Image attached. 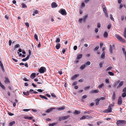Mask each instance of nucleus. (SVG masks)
I'll use <instances>...</instances> for the list:
<instances>
[{
    "label": "nucleus",
    "instance_id": "49",
    "mask_svg": "<svg viewBox=\"0 0 126 126\" xmlns=\"http://www.w3.org/2000/svg\"><path fill=\"white\" fill-rule=\"evenodd\" d=\"M0 86L1 87V88L3 89L4 90L5 89V87L2 84H0Z\"/></svg>",
    "mask_w": 126,
    "mask_h": 126
},
{
    "label": "nucleus",
    "instance_id": "25",
    "mask_svg": "<svg viewBox=\"0 0 126 126\" xmlns=\"http://www.w3.org/2000/svg\"><path fill=\"white\" fill-rule=\"evenodd\" d=\"M80 112L79 111L76 110L74 112V114H79Z\"/></svg>",
    "mask_w": 126,
    "mask_h": 126
},
{
    "label": "nucleus",
    "instance_id": "40",
    "mask_svg": "<svg viewBox=\"0 0 126 126\" xmlns=\"http://www.w3.org/2000/svg\"><path fill=\"white\" fill-rule=\"evenodd\" d=\"M21 5L22 6V7L23 8H26L27 7V6L26 4H24V3H22L21 4Z\"/></svg>",
    "mask_w": 126,
    "mask_h": 126
},
{
    "label": "nucleus",
    "instance_id": "31",
    "mask_svg": "<svg viewBox=\"0 0 126 126\" xmlns=\"http://www.w3.org/2000/svg\"><path fill=\"white\" fill-rule=\"evenodd\" d=\"M82 56V54H80L78 55L77 56V59H79L81 58Z\"/></svg>",
    "mask_w": 126,
    "mask_h": 126
},
{
    "label": "nucleus",
    "instance_id": "6",
    "mask_svg": "<svg viewBox=\"0 0 126 126\" xmlns=\"http://www.w3.org/2000/svg\"><path fill=\"white\" fill-rule=\"evenodd\" d=\"M114 48L115 45L114 44L112 45V46L111 45H110L109 51L111 54L112 53V48Z\"/></svg>",
    "mask_w": 126,
    "mask_h": 126
},
{
    "label": "nucleus",
    "instance_id": "37",
    "mask_svg": "<svg viewBox=\"0 0 126 126\" xmlns=\"http://www.w3.org/2000/svg\"><path fill=\"white\" fill-rule=\"evenodd\" d=\"M104 86L103 83H102L98 87V88L99 89L101 88Z\"/></svg>",
    "mask_w": 126,
    "mask_h": 126
},
{
    "label": "nucleus",
    "instance_id": "48",
    "mask_svg": "<svg viewBox=\"0 0 126 126\" xmlns=\"http://www.w3.org/2000/svg\"><path fill=\"white\" fill-rule=\"evenodd\" d=\"M87 97V95H83L82 97V99H84L86 98Z\"/></svg>",
    "mask_w": 126,
    "mask_h": 126
},
{
    "label": "nucleus",
    "instance_id": "10",
    "mask_svg": "<svg viewBox=\"0 0 126 126\" xmlns=\"http://www.w3.org/2000/svg\"><path fill=\"white\" fill-rule=\"evenodd\" d=\"M51 6L52 8H53L57 7L58 5L55 2H53L52 3Z\"/></svg>",
    "mask_w": 126,
    "mask_h": 126
},
{
    "label": "nucleus",
    "instance_id": "2",
    "mask_svg": "<svg viewBox=\"0 0 126 126\" xmlns=\"http://www.w3.org/2000/svg\"><path fill=\"white\" fill-rule=\"evenodd\" d=\"M70 116L69 115H67L65 116H61L59 117V120L60 121L61 120H65L68 118H69Z\"/></svg>",
    "mask_w": 126,
    "mask_h": 126
},
{
    "label": "nucleus",
    "instance_id": "26",
    "mask_svg": "<svg viewBox=\"0 0 126 126\" xmlns=\"http://www.w3.org/2000/svg\"><path fill=\"white\" fill-rule=\"evenodd\" d=\"M123 33L124 37L126 39V28H125L124 31Z\"/></svg>",
    "mask_w": 126,
    "mask_h": 126
},
{
    "label": "nucleus",
    "instance_id": "38",
    "mask_svg": "<svg viewBox=\"0 0 126 126\" xmlns=\"http://www.w3.org/2000/svg\"><path fill=\"white\" fill-rule=\"evenodd\" d=\"M103 63L104 62H101L99 63V66L101 68L102 67V65Z\"/></svg>",
    "mask_w": 126,
    "mask_h": 126
},
{
    "label": "nucleus",
    "instance_id": "64",
    "mask_svg": "<svg viewBox=\"0 0 126 126\" xmlns=\"http://www.w3.org/2000/svg\"><path fill=\"white\" fill-rule=\"evenodd\" d=\"M123 91L124 92H126V87L123 90Z\"/></svg>",
    "mask_w": 126,
    "mask_h": 126
},
{
    "label": "nucleus",
    "instance_id": "3",
    "mask_svg": "<svg viewBox=\"0 0 126 126\" xmlns=\"http://www.w3.org/2000/svg\"><path fill=\"white\" fill-rule=\"evenodd\" d=\"M116 37L118 40L122 42H124L125 40L123 39L121 36H120L117 34L115 35Z\"/></svg>",
    "mask_w": 126,
    "mask_h": 126
},
{
    "label": "nucleus",
    "instance_id": "18",
    "mask_svg": "<svg viewBox=\"0 0 126 126\" xmlns=\"http://www.w3.org/2000/svg\"><path fill=\"white\" fill-rule=\"evenodd\" d=\"M33 118L32 117H29L28 116H26L24 117V118L26 119L32 120Z\"/></svg>",
    "mask_w": 126,
    "mask_h": 126
},
{
    "label": "nucleus",
    "instance_id": "56",
    "mask_svg": "<svg viewBox=\"0 0 126 126\" xmlns=\"http://www.w3.org/2000/svg\"><path fill=\"white\" fill-rule=\"evenodd\" d=\"M25 24L28 27H29V24L28 23L26 22L25 23Z\"/></svg>",
    "mask_w": 126,
    "mask_h": 126
},
{
    "label": "nucleus",
    "instance_id": "19",
    "mask_svg": "<svg viewBox=\"0 0 126 126\" xmlns=\"http://www.w3.org/2000/svg\"><path fill=\"white\" fill-rule=\"evenodd\" d=\"M23 94L26 96H27L29 95L30 93V92L28 91H27L26 92H23Z\"/></svg>",
    "mask_w": 126,
    "mask_h": 126
},
{
    "label": "nucleus",
    "instance_id": "43",
    "mask_svg": "<svg viewBox=\"0 0 126 126\" xmlns=\"http://www.w3.org/2000/svg\"><path fill=\"white\" fill-rule=\"evenodd\" d=\"M34 37L35 39L37 41L38 40V38L37 35L36 34H35L34 35Z\"/></svg>",
    "mask_w": 126,
    "mask_h": 126
},
{
    "label": "nucleus",
    "instance_id": "52",
    "mask_svg": "<svg viewBox=\"0 0 126 126\" xmlns=\"http://www.w3.org/2000/svg\"><path fill=\"white\" fill-rule=\"evenodd\" d=\"M90 88V86L86 87L84 88V90H88V89H89Z\"/></svg>",
    "mask_w": 126,
    "mask_h": 126
},
{
    "label": "nucleus",
    "instance_id": "60",
    "mask_svg": "<svg viewBox=\"0 0 126 126\" xmlns=\"http://www.w3.org/2000/svg\"><path fill=\"white\" fill-rule=\"evenodd\" d=\"M8 114L10 116H13L14 115V114H13V113H12L10 112H8Z\"/></svg>",
    "mask_w": 126,
    "mask_h": 126
},
{
    "label": "nucleus",
    "instance_id": "23",
    "mask_svg": "<svg viewBox=\"0 0 126 126\" xmlns=\"http://www.w3.org/2000/svg\"><path fill=\"white\" fill-rule=\"evenodd\" d=\"M39 96L41 98H44L46 100H47L48 99L45 96L42 95H40Z\"/></svg>",
    "mask_w": 126,
    "mask_h": 126
},
{
    "label": "nucleus",
    "instance_id": "36",
    "mask_svg": "<svg viewBox=\"0 0 126 126\" xmlns=\"http://www.w3.org/2000/svg\"><path fill=\"white\" fill-rule=\"evenodd\" d=\"M122 96L123 97H125L126 96V92H124L122 94Z\"/></svg>",
    "mask_w": 126,
    "mask_h": 126
},
{
    "label": "nucleus",
    "instance_id": "16",
    "mask_svg": "<svg viewBox=\"0 0 126 126\" xmlns=\"http://www.w3.org/2000/svg\"><path fill=\"white\" fill-rule=\"evenodd\" d=\"M5 80L4 82L5 83H7L10 82L9 80L7 77H5Z\"/></svg>",
    "mask_w": 126,
    "mask_h": 126
},
{
    "label": "nucleus",
    "instance_id": "12",
    "mask_svg": "<svg viewBox=\"0 0 126 126\" xmlns=\"http://www.w3.org/2000/svg\"><path fill=\"white\" fill-rule=\"evenodd\" d=\"M79 76V75L78 74H76L72 77L71 79L72 80H73Z\"/></svg>",
    "mask_w": 126,
    "mask_h": 126
},
{
    "label": "nucleus",
    "instance_id": "21",
    "mask_svg": "<svg viewBox=\"0 0 126 126\" xmlns=\"http://www.w3.org/2000/svg\"><path fill=\"white\" fill-rule=\"evenodd\" d=\"M36 74L35 73H32L31 75V77L32 79H33L35 76Z\"/></svg>",
    "mask_w": 126,
    "mask_h": 126
},
{
    "label": "nucleus",
    "instance_id": "8",
    "mask_svg": "<svg viewBox=\"0 0 126 126\" xmlns=\"http://www.w3.org/2000/svg\"><path fill=\"white\" fill-rule=\"evenodd\" d=\"M122 103V98L121 96H119L118 99V105H120Z\"/></svg>",
    "mask_w": 126,
    "mask_h": 126
},
{
    "label": "nucleus",
    "instance_id": "46",
    "mask_svg": "<svg viewBox=\"0 0 126 126\" xmlns=\"http://www.w3.org/2000/svg\"><path fill=\"white\" fill-rule=\"evenodd\" d=\"M105 82L106 83L109 84L110 83L109 79H106L105 80Z\"/></svg>",
    "mask_w": 126,
    "mask_h": 126
},
{
    "label": "nucleus",
    "instance_id": "33",
    "mask_svg": "<svg viewBox=\"0 0 126 126\" xmlns=\"http://www.w3.org/2000/svg\"><path fill=\"white\" fill-rule=\"evenodd\" d=\"M98 92V91L97 90H92L91 92L92 93H97Z\"/></svg>",
    "mask_w": 126,
    "mask_h": 126
},
{
    "label": "nucleus",
    "instance_id": "58",
    "mask_svg": "<svg viewBox=\"0 0 126 126\" xmlns=\"http://www.w3.org/2000/svg\"><path fill=\"white\" fill-rule=\"evenodd\" d=\"M43 90L41 89H38L37 90V91L40 92H42L43 91Z\"/></svg>",
    "mask_w": 126,
    "mask_h": 126
},
{
    "label": "nucleus",
    "instance_id": "62",
    "mask_svg": "<svg viewBox=\"0 0 126 126\" xmlns=\"http://www.w3.org/2000/svg\"><path fill=\"white\" fill-rule=\"evenodd\" d=\"M123 4L122 3H120V9H121L123 7Z\"/></svg>",
    "mask_w": 126,
    "mask_h": 126
},
{
    "label": "nucleus",
    "instance_id": "15",
    "mask_svg": "<svg viewBox=\"0 0 126 126\" xmlns=\"http://www.w3.org/2000/svg\"><path fill=\"white\" fill-rule=\"evenodd\" d=\"M105 52L104 51L102 53L101 56V58L104 59L105 58Z\"/></svg>",
    "mask_w": 126,
    "mask_h": 126
},
{
    "label": "nucleus",
    "instance_id": "34",
    "mask_svg": "<svg viewBox=\"0 0 126 126\" xmlns=\"http://www.w3.org/2000/svg\"><path fill=\"white\" fill-rule=\"evenodd\" d=\"M15 123V121H13L11 122L9 124L10 126H12Z\"/></svg>",
    "mask_w": 126,
    "mask_h": 126
},
{
    "label": "nucleus",
    "instance_id": "1",
    "mask_svg": "<svg viewBox=\"0 0 126 126\" xmlns=\"http://www.w3.org/2000/svg\"><path fill=\"white\" fill-rule=\"evenodd\" d=\"M116 123L117 124L124 125L126 123V121L124 120H119L117 121Z\"/></svg>",
    "mask_w": 126,
    "mask_h": 126
},
{
    "label": "nucleus",
    "instance_id": "14",
    "mask_svg": "<svg viewBox=\"0 0 126 126\" xmlns=\"http://www.w3.org/2000/svg\"><path fill=\"white\" fill-rule=\"evenodd\" d=\"M88 17V16L87 15H85L83 16L82 20L83 21L85 22V21Z\"/></svg>",
    "mask_w": 126,
    "mask_h": 126
},
{
    "label": "nucleus",
    "instance_id": "20",
    "mask_svg": "<svg viewBox=\"0 0 126 126\" xmlns=\"http://www.w3.org/2000/svg\"><path fill=\"white\" fill-rule=\"evenodd\" d=\"M100 100V99L98 98L95 100V102H96V105H97L99 104V101Z\"/></svg>",
    "mask_w": 126,
    "mask_h": 126
},
{
    "label": "nucleus",
    "instance_id": "50",
    "mask_svg": "<svg viewBox=\"0 0 126 126\" xmlns=\"http://www.w3.org/2000/svg\"><path fill=\"white\" fill-rule=\"evenodd\" d=\"M112 68V67L111 66H110L109 67H108L107 69L106 70V71H109V70H110V69H111Z\"/></svg>",
    "mask_w": 126,
    "mask_h": 126
},
{
    "label": "nucleus",
    "instance_id": "24",
    "mask_svg": "<svg viewBox=\"0 0 126 126\" xmlns=\"http://www.w3.org/2000/svg\"><path fill=\"white\" fill-rule=\"evenodd\" d=\"M60 47V44H58L56 46V47L57 49H58Z\"/></svg>",
    "mask_w": 126,
    "mask_h": 126
},
{
    "label": "nucleus",
    "instance_id": "17",
    "mask_svg": "<svg viewBox=\"0 0 126 126\" xmlns=\"http://www.w3.org/2000/svg\"><path fill=\"white\" fill-rule=\"evenodd\" d=\"M112 99L113 101H114L115 100V92H114L112 95Z\"/></svg>",
    "mask_w": 126,
    "mask_h": 126
},
{
    "label": "nucleus",
    "instance_id": "13",
    "mask_svg": "<svg viewBox=\"0 0 126 126\" xmlns=\"http://www.w3.org/2000/svg\"><path fill=\"white\" fill-rule=\"evenodd\" d=\"M123 81H121L120 82L119 85L117 86V88H118L122 86L123 85Z\"/></svg>",
    "mask_w": 126,
    "mask_h": 126
},
{
    "label": "nucleus",
    "instance_id": "29",
    "mask_svg": "<svg viewBox=\"0 0 126 126\" xmlns=\"http://www.w3.org/2000/svg\"><path fill=\"white\" fill-rule=\"evenodd\" d=\"M91 64V62L90 61H88L86 62L84 64L85 65V66L89 65Z\"/></svg>",
    "mask_w": 126,
    "mask_h": 126
},
{
    "label": "nucleus",
    "instance_id": "22",
    "mask_svg": "<svg viewBox=\"0 0 126 126\" xmlns=\"http://www.w3.org/2000/svg\"><path fill=\"white\" fill-rule=\"evenodd\" d=\"M103 35L105 38H106L108 36V34L107 32L105 31L104 32L103 34Z\"/></svg>",
    "mask_w": 126,
    "mask_h": 126
},
{
    "label": "nucleus",
    "instance_id": "5",
    "mask_svg": "<svg viewBox=\"0 0 126 126\" xmlns=\"http://www.w3.org/2000/svg\"><path fill=\"white\" fill-rule=\"evenodd\" d=\"M112 111V109L109 106L108 108L107 109L104 110L103 112L104 113H110Z\"/></svg>",
    "mask_w": 126,
    "mask_h": 126
},
{
    "label": "nucleus",
    "instance_id": "51",
    "mask_svg": "<svg viewBox=\"0 0 126 126\" xmlns=\"http://www.w3.org/2000/svg\"><path fill=\"white\" fill-rule=\"evenodd\" d=\"M20 47V45L19 44H17L14 47V48L15 49L16 48L19 47Z\"/></svg>",
    "mask_w": 126,
    "mask_h": 126
},
{
    "label": "nucleus",
    "instance_id": "55",
    "mask_svg": "<svg viewBox=\"0 0 126 126\" xmlns=\"http://www.w3.org/2000/svg\"><path fill=\"white\" fill-rule=\"evenodd\" d=\"M31 50H29V54H28V55L27 56H29V57H30V55H31Z\"/></svg>",
    "mask_w": 126,
    "mask_h": 126
},
{
    "label": "nucleus",
    "instance_id": "11",
    "mask_svg": "<svg viewBox=\"0 0 126 126\" xmlns=\"http://www.w3.org/2000/svg\"><path fill=\"white\" fill-rule=\"evenodd\" d=\"M55 109L54 108H51L47 110L46 111L47 113H49L53 109Z\"/></svg>",
    "mask_w": 126,
    "mask_h": 126
},
{
    "label": "nucleus",
    "instance_id": "39",
    "mask_svg": "<svg viewBox=\"0 0 126 126\" xmlns=\"http://www.w3.org/2000/svg\"><path fill=\"white\" fill-rule=\"evenodd\" d=\"M108 73L110 75L113 76L114 75V73L111 72H109Z\"/></svg>",
    "mask_w": 126,
    "mask_h": 126
},
{
    "label": "nucleus",
    "instance_id": "47",
    "mask_svg": "<svg viewBox=\"0 0 126 126\" xmlns=\"http://www.w3.org/2000/svg\"><path fill=\"white\" fill-rule=\"evenodd\" d=\"M60 39L59 38H57L56 41V43H59L60 42Z\"/></svg>",
    "mask_w": 126,
    "mask_h": 126
},
{
    "label": "nucleus",
    "instance_id": "27",
    "mask_svg": "<svg viewBox=\"0 0 126 126\" xmlns=\"http://www.w3.org/2000/svg\"><path fill=\"white\" fill-rule=\"evenodd\" d=\"M29 58V56H27L25 58L23 59L22 60L23 61H25L28 60Z\"/></svg>",
    "mask_w": 126,
    "mask_h": 126
},
{
    "label": "nucleus",
    "instance_id": "63",
    "mask_svg": "<svg viewBox=\"0 0 126 126\" xmlns=\"http://www.w3.org/2000/svg\"><path fill=\"white\" fill-rule=\"evenodd\" d=\"M77 46H75L74 47L73 49L74 50H77Z\"/></svg>",
    "mask_w": 126,
    "mask_h": 126
},
{
    "label": "nucleus",
    "instance_id": "61",
    "mask_svg": "<svg viewBox=\"0 0 126 126\" xmlns=\"http://www.w3.org/2000/svg\"><path fill=\"white\" fill-rule=\"evenodd\" d=\"M77 82L76 81H75V82H74L72 83V85H77Z\"/></svg>",
    "mask_w": 126,
    "mask_h": 126
},
{
    "label": "nucleus",
    "instance_id": "59",
    "mask_svg": "<svg viewBox=\"0 0 126 126\" xmlns=\"http://www.w3.org/2000/svg\"><path fill=\"white\" fill-rule=\"evenodd\" d=\"M55 123H53L52 124H49V126H54V125H55Z\"/></svg>",
    "mask_w": 126,
    "mask_h": 126
},
{
    "label": "nucleus",
    "instance_id": "35",
    "mask_svg": "<svg viewBox=\"0 0 126 126\" xmlns=\"http://www.w3.org/2000/svg\"><path fill=\"white\" fill-rule=\"evenodd\" d=\"M15 102H14L13 103V106L14 107H15L16 106V103H17L18 102V101L17 99H16L15 100Z\"/></svg>",
    "mask_w": 126,
    "mask_h": 126
},
{
    "label": "nucleus",
    "instance_id": "44",
    "mask_svg": "<svg viewBox=\"0 0 126 126\" xmlns=\"http://www.w3.org/2000/svg\"><path fill=\"white\" fill-rule=\"evenodd\" d=\"M111 27V24H109L107 26V28L108 29H110Z\"/></svg>",
    "mask_w": 126,
    "mask_h": 126
},
{
    "label": "nucleus",
    "instance_id": "28",
    "mask_svg": "<svg viewBox=\"0 0 126 126\" xmlns=\"http://www.w3.org/2000/svg\"><path fill=\"white\" fill-rule=\"evenodd\" d=\"M65 109V107L63 106L61 107L58 108L57 109L58 110H63Z\"/></svg>",
    "mask_w": 126,
    "mask_h": 126
},
{
    "label": "nucleus",
    "instance_id": "42",
    "mask_svg": "<svg viewBox=\"0 0 126 126\" xmlns=\"http://www.w3.org/2000/svg\"><path fill=\"white\" fill-rule=\"evenodd\" d=\"M110 19L113 21H114V18L112 17V15L111 14L110 15Z\"/></svg>",
    "mask_w": 126,
    "mask_h": 126
},
{
    "label": "nucleus",
    "instance_id": "4",
    "mask_svg": "<svg viewBox=\"0 0 126 126\" xmlns=\"http://www.w3.org/2000/svg\"><path fill=\"white\" fill-rule=\"evenodd\" d=\"M39 70L40 73H42L45 72L46 69L45 67H42L40 68Z\"/></svg>",
    "mask_w": 126,
    "mask_h": 126
},
{
    "label": "nucleus",
    "instance_id": "9",
    "mask_svg": "<svg viewBox=\"0 0 126 126\" xmlns=\"http://www.w3.org/2000/svg\"><path fill=\"white\" fill-rule=\"evenodd\" d=\"M91 116H83L81 117L80 118V120H81L83 119H84L86 118H90Z\"/></svg>",
    "mask_w": 126,
    "mask_h": 126
},
{
    "label": "nucleus",
    "instance_id": "54",
    "mask_svg": "<svg viewBox=\"0 0 126 126\" xmlns=\"http://www.w3.org/2000/svg\"><path fill=\"white\" fill-rule=\"evenodd\" d=\"M97 27L98 28H100L101 27V24L99 23H98L97 24Z\"/></svg>",
    "mask_w": 126,
    "mask_h": 126
},
{
    "label": "nucleus",
    "instance_id": "32",
    "mask_svg": "<svg viewBox=\"0 0 126 126\" xmlns=\"http://www.w3.org/2000/svg\"><path fill=\"white\" fill-rule=\"evenodd\" d=\"M120 81L119 80H118L116 82H115L114 83V84L113 85V87H115L116 86V85L117 84H118L119 82H120Z\"/></svg>",
    "mask_w": 126,
    "mask_h": 126
},
{
    "label": "nucleus",
    "instance_id": "41",
    "mask_svg": "<svg viewBox=\"0 0 126 126\" xmlns=\"http://www.w3.org/2000/svg\"><path fill=\"white\" fill-rule=\"evenodd\" d=\"M51 94L52 96L53 97L55 98L56 97V96L54 93H51Z\"/></svg>",
    "mask_w": 126,
    "mask_h": 126
},
{
    "label": "nucleus",
    "instance_id": "45",
    "mask_svg": "<svg viewBox=\"0 0 126 126\" xmlns=\"http://www.w3.org/2000/svg\"><path fill=\"white\" fill-rule=\"evenodd\" d=\"M99 47L98 46L96 47L94 49V51L97 50L99 48Z\"/></svg>",
    "mask_w": 126,
    "mask_h": 126
},
{
    "label": "nucleus",
    "instance_id": "7",
    "mask_svg": "<svg viewBox=\"0 0 126 126\" xmlns=\"http://www.w3.org/2000/svg\"><path fill=\"white\" fill-rule=\"evenodd\" d=\"M60 13L63 15L65 16L66 15V13L64 9H61Z\"/></svg>",
    "mask_w": 126,
    "mask_h": 126
},
{
    "label": "nucleus",
    "instance_id": "57",
    "mask_svg": "<svg viewBox=\"0 0 126 126\" xmlns=\"http://www.w3.org/2000/svg\"><path fill=\"white\" fill-rule=\"evenodd\" d=\"M30 110V109H24L23 111H24L27 112L29 111Z\"/></svg>",
    "mask_w": 126,
    "mask_h": 126
},
{
    "label": "nucleus",
    "instance_id": "30",
    "mask_svg": "<svg viewBox=\"0 0 126 126\" xmlns=\"http://www.w3.org/2000/svg\"><path fill=\"white\" fill-rule=\"evenodd\" d=\"M85 67V65L83 64L80 67V69L81 70H82Z\"/></svg>",
    "mask_w": 126,
    "mask_h": 126
},
{
    "label": "nucleus",
    "instance_id": "53",
    "mask_svg": "<svg viewBox=\"0 0 126 126\" xmlns=\"http://www.w3.org/2000/svg\"><path fill=\"white\" fill-rule=\"evenodd\" d=\"M114 103H113L112 104H110L109 107H110L111 108V107H112L114 106Z\"/></svg>",
    "mask_w": 126,
    "mask_h": 126
}]
</instances>
